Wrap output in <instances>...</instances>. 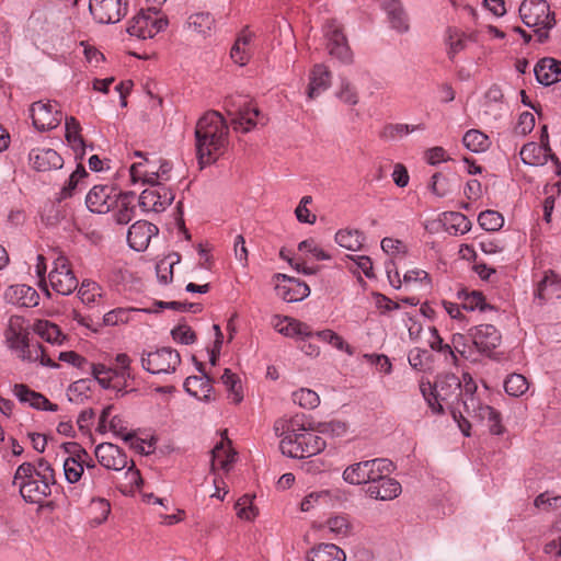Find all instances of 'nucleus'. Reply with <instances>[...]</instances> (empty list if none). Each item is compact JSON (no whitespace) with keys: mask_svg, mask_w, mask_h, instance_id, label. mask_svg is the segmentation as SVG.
Here are the masks:
<instances>
[{"mask_svg":"<svg viewBox=\"0 0 561 561\" xmlns=\"http://www.w3.org/2000/svg\"><path fill=\"white\" fill-rule=\"evenodd\" d=\"M214 19L209 13H195L188 16L187 27L202 36H208L214 26Z\"/></svg>","mask_w":561,"mask_h":561,"instance_id":"nucleus-54","label":"nucleus"},{"mask_svg":"<svg viewBox=\"0 0 561 561\" xmlns=\"http://www.w3.org/2000/svg\"><path fill=\"white\" fill-rule=\"evenodd\" d=\"M140 360L142 368L150 374H173L181 364V356L171 347H160L156 351H144Z\"/></svg>","mask_w":561,"mask_h":561,"instance_id":"nucleus-10","label":"nucleus"},{"mask_svg":"<svg viewBox=\"0 0 561 561\" xmlns=\"http://www.w3.org/2000/svg\"><path fill=\"white\" fill-rule=\"evenodd\" d=\"M54 483V470L44 459H39L36 465L23 462L16 468L13 478V484L21 496L32 504H39L49 496Z\"/></svg>","mask_w":561,"mask_h":561,"instance_id":"nucleus-3","label":"nucleus"},{"mask_svg":"<svg viewBox=\"0 0 561 561\" xmlns=\"http://www.w3.org/2000/svg\"><path fill=\"white\" fill-rule=\"evenodd\" d=\"M117 191L111 185H95L85 197V204L90 211L106 214L114 208Z\"/></svg>","mask_w":561,"mask_h":561,"instance_id":"nucleus-21","label":"nucleus"},{"mask_svg":"<svg viewBox=\"0 0 561 561\" xmlns=\"http://www.w3.org/2000/svg\"><path fill=\"white\" fill-rule=\"evenodd\" d=\"M445 51L449 60L465 51L470 43H478L479 31L467 32L457 26H448L444 33Z\"/></svg>","mask_w":561,"mask_h":561,"instance_id":"nucleus-18","label":"nucleus"},{"mask_svg":"<svg viewBox=\"0 0 561 561\" xmlns=\"http://www.w3.org/2000/svg\"><path fill=\"white\" fill-rule=\"evenodd\" d=\"M313 335L339 351L345 352L350 355L353 354L352 347L344 341V339L330 329L318 331L313 333Z\"/></svg>","mask_w":561,"mask_h":561,"instance_id":"nucleus-61","label":"nucleus"},{"mask_svg":"<svg viewBox=\"0 0 561 561\" xmlns=\"http://www.w3.org/2000/svg\"><path fill=\"white\" fill-rule=\"evenodd\" d=\"M167 20L156 10H141L129 21L127 32L140 39L152 38L167 27Z\"/></svg>","mask_w":561,"mask_h":561,"instance_id":"nucleus-11","label":"nucleus"},{"mask_svg":"<svg viewBox=\"0 0 561 561\" xmlns=\"http://www.w3.org/2000/svg\"><path fill=\"white\" fill-rule=\"evenodd\" d=\"M458 299L461 301V307L468 311L485 312L493 310V306L485 301V298L480 291L461 289L457 293Z\"/></svg>","mask_w":561,"mask_h":561,"instance_id":"nucleus-43","label":"nucleus"},{"mask_svg":"<svg viewBox=\"0 0 561 561\" xmlns=\"http://www.w3.org/2000/svg\"><path fill=\"white\" fill-rule=\"evenodd\" d=\"M81 125L75 117L65 118V138L67 145L71 148L77 160L85 154V142L81 135Z\"/></svg>","mask_w":561,"mask_h":561,"instance_id":"nucleus-34","label":"nucleus"},{"mask_svg":"<svg viewBox=\"0 0 561 561\" xmlns=\"http://www.w3.org/2000/svg\"><path fill=\"white\" fill-rule=\"evenodd\" d=\"M87 368L90 369L102 388L122 391V382L115 377L114 368L106 367L103 364H89Z\"/></svg>","mask_w":561,"mask_h":561,"instance_id":"nucleus-44","label":"nucleus"},{"mask_svg":"<svg viewBox=\"0 0 561 561\" xmlns=\"http://www.w3.org/2000/svg\"><path fill=\"white\" fill-rule=\"evenodd\" d=\"M425 129V125L420 123L416 125H409V124H386L381 130L379 131L380 139L385 141H396L399 139H402L403 137L408 136L411 133L414 131H421Z\"/></svg>","mask_w":561,"mask_h":561,"instance_id":"nucleus-41","label":"nucleus"},{"mask_svg":"<svg viewBox=\"0 0 561 561\" xmlns=\"http://www.w3.org/2000/svg\"><path fill=\"white\" fill-rule=\"evenodd\" d=\"M331 85V72L323 64H317L309 73L307 96L309 100L318 98Z\"/></svg>","mask_w":561,"mask_h":561,"instance_id":"nucleus-32","label":"nucleus"},{"mask_svg":"<svg viewBox=\"0 0 561 561\" xmlns=\"http://www.w3.org/2000/svg\"><path fill=\"white\" fill-rule=\"evenodd\" d=\"M228 125L219 112L209 111L198 119L195 138L199 164H210L224 154L228 145Z\"/></svg>","mask_w":561,"mask_h":561,"instance_id":"nucleus-2","label":"nucleus"},{"mask_svg":"<svg viewBox=\"0 0 561 561\" xmlns=\"http://www.w3.org/2000/svg\"><path fill=\"white\" fill-rule=\"evenodd\" d=\"M274 431L280 438L279 448L283 455L291 458H308L321 453L327 444L314 428L305 426L300 417L279 419Z\"/></svg>","mask_w":561,"mask_h":561,"instance_id":"nucleus-1","label":"nucleus"},{"mask_svg":"<svg viewBox=\"0 0 561 561\" xmlns=\"http://www.w3.org/2000/svg\"><path fill=\"white\" fill-rule=\"evenodd\" d=\"M561 297V278L552 271L545 272L534 290V299L543 305L553 298Z\"/></svg>","mask_w":561,"mask_h":561,"instance_id":"nucleus-27","label":"nucleus"},{"mask_svg":"<svg viewBox=\"0 0 561 561\" xmlns=\"http://www.w3.org/2000/svg\"><path fill=\"white\" fill-rule=\"evenodd\" d=\"M174 193L165 185H150L139 196V206L144 211L161 213L172 204Z\"/></svg>","mask_w":561,"mask_h":561,"instance_id":"nucleus-19","label":"nucleus"},{"mask_svg":"<svg viewBox=\"0 0 561 561\" xmlns=\"http://www.w3.org/2000/svg\"><path fill=\"white\" fill-rule=\"evenodd\" d=\"M272 325L279 334L293 339H307L313 336L309 324L291 317L274 316Z\"/></svg>","mask_w":561,"mask_h":561,"instance_id":"nucleus-25","label":"nucleus"},{"mask_svg":"<svg viewBox=\"0 0 561 561\" xmlns=\"http://www.w3.org/2000/svg\"><path fill=\"white\" fill-rule=\"evenodd\" d=\"M134 156L142 158V161L135 162L129 168L131 184L164 185L171 180L172 164L169 161L144 158L140 151H135Z\"/></svg>","mask_w":561,"mask_h":561,"instance_id":"nucleus-9","label":"nucleus"},{"mask_svg":"<svg viewBox=\"0 0 561 561\" xmlns=\"http://www.w3.org/2000/svg\"><path fill=\"white\" fill-rule=\"evenodd\" d=\"M12 392L21 403L28 404L36 410L50 412H56L58 410L57 404L51 403L42 393L32 390L24 383H15L12 388Z\"/></svg>","mask_w":561,"mask_h":561,"instance_id":"nucleus-29","label":"nucleus"},{"mask_svg":"<svg viewBox=\"0 0 561 561\" xmlns=\"http://www.w3.org/2000/svg\"><path fill=\"white\" fill-rule=\"evenodd\" d=\"M479 225L486 231H496L503 227L504 218L495 210H484L478 217Z\"/></svg>","mask_w":561,"mask_h":561,"instance_id":"nucleus-63","label":"nucleus"},{"mask_svg":"<svg viewBox=\"0 0 561 561\" xmlns=\"http://www.w3.org/2000/svg\"><path fill=\"white\" fill-rule=\"evenodd\" d=\"M332 500V494L329 490L313 491L307 494L300 502L301 512H310L320 506H327Z\"/></svg>","mask_w":561,"mask_h":561,"instance_id":"nucleus-52","label":"nucleus"},{"mask_svg":"<svg viewBox=\"0 0 561 561\" xmlns=\"http://www.w3.org/2000/svg\"><path fill=\"white\" fill-rule=\"evenodd\" d=\"M465 411L468 415L477 417L478 420L485 422L489 431L493 435H501L503 433V425L501 423L500 413L485 403V398L489 394V389L483 386L481 390L478 389L477 383L472 378L467 377Z\"/></svg>","mask_w":561,"mask_h":561,"instance_id":"nucleus-6","label":"nucleus"},{"mask_svg":"<svg viewBox=\"0 0 561 561\" xmlns=\"http://www.w3.org/2000/svg\"><path fill=\"white\" fill-rule=\"evenodd\" d=\"M181 256L176 252L169 253L156 265V273L160 284L168 285L173 279V267L179 264Z\"/></svg>","mask_w":561,"mask_h":561,"instance_id":"nucleus-48","label":"nucleus"},{"mask_svg":"<svg viewBox=\"0 0 561 561\" xmlns=\"http://www.w3.org/2000/svg\"><path fill=\"white\" fill-rule=\"evenodd\" d=\"M506 111L503 102V93L496 85L491 87L485 93L484 114L499 119Z\"/></svg>","mask_w":561,"mask_h":561,"instance_id":"nucleus-45","label":"nucleus"},{"mask_svg":"<svg viewBox=\"0 0 561 561\" xmlns=\"http://www.w3.org/2000/svg\"><path fill=\"white\" fill-rule=\"evenodd\" d=\"M323 32L330 56L342 64H351L353 54L341 25L336 21H330L323 26Z\"/></svg>","mask_w":561,"mask_h":561,"instance_id":"nucleus-15","label":"nucleus"},{"mask_svg":"<svg viewBox=\"0 0 561 561\" xmlns=\"http://www.w3.org/2000/svg\"><path fill=\"white\" fill-rule=\"evenodd\" d=\"M253 500L254 496L245 494L237 501L234 508L240 519L253 520L256 517L257 508L254 506Z\"/></svg>","mask_w":561,"mask_h":561,"instance_id":"nucleus-62","label":"nucleus"},{"mask_svg":"<svg viewBox=\"0 0 561 561\" xmlns=\"http://www.w3.org/2000/svg\"><path fill=\"white\" fill-rule=\"evenodd\" d=\"M471 339L480 352H491L501 344L502 335L492 324H480L471 330Z\"/></svg>","mask_w":561,"mask_h":561,"instance_id":"nucleus-28","label":"nucleus"},{"mask_svg":"<svg viewBox=\"0 0 561 561\" xmlns=\"http://www.w3.org/2000/svg\"><path fill=\"white\" fill-rule=\"evenodd\" d=\"M90 513L92 515L90 524L92 526H100L107 519L111 513V505L105 499H94L90 505Z\"/></svg>","mask_w":561,"mask_h":561,"instance_id":"nucleus-59","label":"nucleus"},{"mask_svg":"<svg viewBox=\"0 0 561 561\" xmlns=\"http://www.w3.org/2000/svg\"><path fill=\"white\" fill-rule=\"evenodd\" d=\"M335 95L341 102L351 106L356 105L359 101L356 88L350 81L344 79L341 80Z\"/></svg>","mask_w":561,"mask_h":561,"instance_id":"nucleus-64","label":"nucleus"},{"mask_svg":"<svg viewBox=\"0 0 561 561\" xmlns=\"http://www.w3.org/2000/svg\"><path fill=\"white\" fill-rule=\"evenodd\" d=\"M9 302L22 307H34L38 304V294L34 288L24 284L10 286L5 291Z\"/></svg>","mask_w":561,"mask_h":561,"instance_id":"nucleus-39","label":"nucleus"},{"mask_svg":"<svg viewBox=\"0 0 561 561\" xmlns=\"http://www.w3.org/2000/svg\"><path fill=\"white\" fill-rule=\"evenodd\" d=\"M371 466L374 463H368L367 460L353 463L343 471V480L354 485L368 483L367 468Z\"/></svg>","mask_w":561,"mask_h":561,"instance_id":"nucleus-49","label":"nucleus"},{"mask_svg":"<svg viewBox=\"0 0 561 561\" xmlns=\"http://www.w3.org/2000/svg\"><path fill=\"white\" fill-rule=\"evenodd\" d=\"M50 287L58 294L68 296L78 288L76 277L68 259L59 255L55 259L53 268L48 274Z\"/></svg>","mask_w":561,"mask_h":561,"instance_id":"nucleus-14","label":"nucleus"},{"mask_svg":"<svg viewBox=\"0 0 561 561\" xmlns=\"http://www.w3.org/2000/svg\"><path fill=\"white\" fill-rule=\"evenodd\" d=\"M540 140V144L528 142L522 147L519 151L522 161L527 165L539 167L546 164L548 160H551L558 165L559 160L551 152L549 147V136L546 126L542 127Z\"/></svg>","mask_w":561,"mask_h":561,"instance_id":"nucleus-16","label":"nucleus"},{"mask_svg":"<svg viewBox=\"0 0 561 561\" xmlns=\"http://www.w3.org/2000/svg\"><path fill=\"white\" fill-rule=\"evenodd\" d=\"M34 331L53 345H62L67 340V335L61 332L59 327L48 320H38L34 325Z\"/></svg>","mask_w":561,"mask_h":561,"instance_id":"nucleus-46","label":"nucleus"},{"mask_svg":"<svg viewBox=\"0 0 561 561\" xmlns=\"http://www.w3.org/2000/svg\"><path fill=\"white\" fill-rule=\"evenodd\" d=\"M291 400L295 404L307 410L316 409L320 404L319 394L309 388H300L294 391Z\"/></svg>","mask_w":561,"mask_h":561,"instance_id":"nucleus-57","label":"nucleus"},{"mask_svg":"<svg viewBox=\"0 0 561 561\" xmlns=\"http://www.w3.org/2000/svg\"><path fill=\"white\" fill-rule=\"evenodd\" d=\"M103 296V288L91 279H84L78 290L79 299L87 306L99 302Z\"/></svg>","mask_w":561,"mask_h":561,"instance_id":"nucleus-50","label":"nucleus"},{"mask_svg":"<svg viewBox=\"0 0 561 561\" xmlns=\"http://www.w3.org/2000/svg\"><path fill=\"white\" fill-rule=\"evenodd\" d=\"M237 458V453L231 448L228 439L221 438L211 450V470H222L228 473Z\"/></svg>","mask_w":561,"mask_h":561,"instance_id":"nucleus-30","label":"nucleus"},{"mask_svg":"<svg viewBox=\"0 0 561 561\" xmlns=\"http://www.w3.org/2000/svg\"><path fill=\"white\" fill-rule=\"evenodd\" d=\"M344 551L334 543H321L307 554V561H345Z\"/></svg>","mask_w":561,"mask_h":561,"instance_id":"nucleus-42","label":"nucleus"},{"mask_svg":"<svg viewBox=\"0 0 561 561\" xmlns=\"http://www.w3.org/2000/svg\"><path fill=\"white\" fill-rule=\"evenodd\" d=\"M401 491L402 488L399 481L386 474L382 479H379L378 482L369 484L366 492L371 499L391 501L398 497Z\"/></svg>","mask_w":561,"mask_h":561,"instance_id":"nucleus-33","label":"nucleus"},{"mask_svg":"<svg viewBox=\"0 0 561 561\" xmlns=\"http://www.w3.org/2000/svg\"><path fill=\"white\" fill-rule=\"evenodd\" d=\"M226 108L231 116L233 129L241 133L252 130L260 123L257 107L242 99L230 98L226 101Z\"/></svg>","mask_w":561,"mask_h":561,"instance_id":"nucleus-12","label":"nucleus"},{"mask_svg":"<svg viewBox=\"0 0 561 561\" xmlns=\"http://www.w3.org/2000/svg\"><path fill=\"white\" fill-rule=\"evenodd\" d=\"M534 73L539 83L551 85L561 80V61L553 58H543L537 62Z\"/></svg>","mask_w":561,"mask_h":561,"instance_id":"nucleus-35","label":"nucleus"},{"mask_svg":"<svg viewBox=\"0 0 561 561\" xmlns=\"http://www.w3.org/2000/svg\"><path fill=\"white\" fill-rule=\"evenodd\" d=\"M94 454L100 465L110 470L121 471L129 463L126 453L112 443L98 445Z\"/></svg>","mask_w":561,"mask_h":561,"instance_id":"nucleus-23","label":"nucleus"},{"mask_svg":"<svg viewBox=\"0 0 561 561\" xmlns=\"http://www.w3.org/2000/svg\"><path fill=\"white\" fill-rule=\"evenodd\" d=\"M322 528L328 531L332 539H344L354 533V526L350 517L344 514L330 516Z\"/></svg>","mask_w":561,"mask_h":561,"instance_id":"nucleus-40","label":"nucleus"},{"mask_svg":"<svg viewBox=\"0 0 561 561\" xmlns=\"http://www.w3.org/2000/svg\"><path fill=\"white\" fill-rule=\"evenodd\" d=\"M276 295L287 302L301 301L310 295L309 286L285 274L277 275Z\"/></svg>","mask_w":561,"mask_h":561,"instance_id":"nucleus-22","label":"nucleus"},{"mask_svg":"<svg viewBox=\"0 0 561 561\" xmlns=\"http://www.w3.org/2000/svg\"><path fill=\"white\" fill-rule=\"evenodd\" d=\"M465 411L468 415L477 417L478 420L485 422L489 431L493 435H501L503 433V425L501 423L500 413L485 403V398L489 394V389L483 386L481 390L478 389L477 383L472 378L467 377Z\"/></svg>","mask_w":561,"mask_h":561,"instance_id":"nucleus-7","label":"nucleus"},{"mask_svg":"<svg viewBox=\"0 0 561 561\" xmlns=\"http://www.w3.org/2000/svg\"><path fill=\"white\" fill-rule=\"evenodd\" d=\"M382 10L388 15L389 23L393 30L404 33L409 30L407 14L399 0H378Z\"/></svg>","mask_w":561,"mask_h":561,"instance_id":"nucleus-37","label":"nucleus"},{"mask_svg":"<svg viewBox=\"0 0 561 561\" xmlns=\"http://www.w3.org/2000/svg\"><path fill=\"white\" fill-rule=\"evenodd\" d=\"M467 377L472 378L468 373H463L461 379L454 374H446L439 376L434 385L422 381L420 390L431 411L435 414L444 413L445 408H451L459 401L465 405Z\"/></svg>","mask_w":561,"mask_h":561,"instance_id":"nucleus-4","label":"nucleus"},{"mask_svg":"<svg viewBox=\"0 0 561 561\" xmlns=\"http://www.w3.org/2000/svg\"><path fill=\"white\" fill-rule=\"evenodd\" d=\"M367 462L374 463V466L367 468L369 484L378 482L379 479H382L386 474H389L393 469L392 462L386 458H375L367 460Z\"/></svg>","mask_w":561,"mask_h":561,"instance_id":"nucleus-58","label":"nucleus"},{"mask_svg":"<svg viewBox=\"0 0 561 561\" xmlns=\"http://www.w3.org/2000/svg\"><path fill=\"white\" fill-rule=\"evenodd\" d=\"M445 224L448 225V230H453L455 233L465 234L471 229L470 220L461 213L451 211L445 214Z\"/></svg>","mask_w":561,"mask_h":561,"instance_id":"nucleus-60","label":"nucleus"},{"mask_svg":"<svg viewBox=\"0 0 561 561\" xmlns=\"http://www.w3.org/2000/svg\"><path fill=\"white\" fill-rule=\"evenodd\" d=\"M135 194L133 192H117L114 201V218L119 225L128 224L134 217Z\"/></svg>","mask_w":561,"mask_h":561,"instance_id":"nucleus-36","label":"nucleus"},{"mask_svg":"<svg viewBox=\"0 0 561 561\" xmlns=\"http://www.w3.org/2000/svg\"><path fill=\"white\" fill-rule=\"evenodd\" d=\"M65 448L68 454L64 460L65 478L69 483H76L84 472L82 463L88 458V451L77 443H69Z\"/></svg>","mask_w":561,"mask_h":561,"instance_id":"nucleus-20","label":"nucleus"},{"mask_svg":"<svg viewBox=\"0 0 561 561\" xmlns=\"http://www.w3.org/2000/svg\"><path fill=\"white\" fill-rule=\"evenodd\" d=\"M314 431L319 436L324 435L330 438H341L347 434L348 425L340 420H331L318 423Z\"/></svg>","mask_w":561,"mask_h":561,"instance_id":"nucleus-53","label":"nucleus"},{"mask_svg":"<svg viewBox=\"0 0 561 561\" xmlns=\"http://www.w3.org/2000/svg\"><path fill=\"white\" fill-rule=\"evenodd\" d=\"M462 144L474 153L485 152L491 146L489 136L479 129L466 131L462 137Z\"/></svg>","mask_w":561,"mask_h":561,"instance_id":"nucleus-47","label":"nucleus"},{"mask_svg":"<svg viewBox=\"0 0 561 561\" xmlns=\"http://www.w3.org/2000/svg\"><path fill=\"white\" fill-rule=\"evenodd\" d=\"M30 329L26 321L19 316L9 319L4 330V343L7 347L23 362L36 363L49 368H59V364L46 355L45 350L38 343L31 344L28 340Z\"/></svg>","mask_w":561,"mask_h":561,"instance_id":"nucleus-5","label":"nucleus"},{"mask_svg":"<svg viewBox=\"0 0 561 561\" xmlns=\"http://www.w3.org/2000/svg\"><path fill=\"white\" fill-rule=\"evenodd\" d=\"M89 10L94 20L102 24L119 22L127 13L126 0H90Z\"/></svg>","mask_w":561,"mask_h":561,"instance_id":"nucleus-17","label":"nucleus"},{"mask_svg":"<svg viewBox=\"0 0 561 561\" xmlns=\"http://www.w3.org/2000/svg\"><path fill=\"white\" fill-rule=\"evenodd\" d=\"M254 50V34L248 28L243 30L237 37L230 50V57L236 65L245 66Z\"/></svg>","mask_w":561,"mask_h":561,"instance_id":"nucleus-31","label":"nucleus"},{"mask_svg":"<svg viewBox=\"0 0 561 561\" xmlns=\"http://www.w3.org/2000/svg\"><path fill=\"white\" fill-rule=\"evenodd\" d=\"M220 379L228 391V398L231 400V402L236 404L240 403L243 399L240 378L236 374H233L229 368H226Z\"/></svg>","mask_w":561,"mask_h":561,"instance_id":"nucleus-51","label":"nucleus"},{"mask_svg":"<svg viewBox=\"0 0 561 561\" xmlns=\"http://www.w3.org/2000/svg\"><path fill=\"white\" fill-rule=\"evenodd\" d=\"M28 162L32 169L37 172H48L61 169L62 157L51 148H33L28 153Z\"/></svg>","mask_w":561,"mask_h":561,"instance_id":"nucleus-24","label":"nucleus"},{"mask_svg":"<svg viewBox=\"0 0 561 561\" xmlns=\"http://www.w3.org/2000/svg\"><path fill=\"white\" fill-rule=\"evenodd\" d=\"M30 116L33 126L39 131L55 129L64 118L59 103L50 100L34 102L30 107Z\"/></svg>","mask_w":561,"mask_h":561,"instance_id":"nucleus-13","label":"nucleus"},{"mask_svg":"<svg viewBox=\"0 0 561 561\" xmlns=\"http://www.w3.org/2000/svg\"><path fill=\"white\" fill-rule=\"evenodd\" d=\"M185 391L202 401H210L213 386L207 374L201 376H190L184 381Z\"/></svg>","mask_w":561,"mask_h":561,"instance_id":"nucleus-38","label":"nucleus"},{"mask_svg":"<svg viewBox=\"0 0 561 561\" xmlns=\"http://www.w3.org/2000/svg\"><path fill=\"white\" fill-rule=\"evenodd\" d=\"M157 233V226L146 220H138L128 229L127 241L131 249L142 252L148 248L151 238Z\"/></svg>","mask_w":561,"mask_h":561,"instance_id":"nucleus-26","label":"nucleus"},{"mask_svg":"<svg viewBox=\"0 0 561 561\" xmlns=\"http://www.w3.org/2000/svg\"><path fill=\"white\" fill-rule=\"evenodd\" d=\"M519 15L526 26L534 28L541 43L556 25L554 13L546 0H524L519 5Z\"/></svg>","mask_w":561,"mask_h":561,"instance_id":"nucleus-8","label":"nucleus"},{"mask_svg":"<svg viewBox=\"0 0 561 561\" xmlns=\"http://www.w3.org/2000/svg\"><path fill=\"white\" fill-rule=\"evenodd\" d=\"M505 392L511 397H522L529 389L527 378L522 374H511L504 381Z\"/></svg>","mask_w":561,"mask_h":561,"instance_id":"nucleus-56","label":"nucleus"},{"mask_svg":"<svg viewBox=\"0 0 561 561\" xmlns=\"http://www.w3.org/2000/svg\"><path fill=\"white\" fill-rule=\"evenodd\" d=\"M335 242L350 251L360 250L364 236L358 230H339L335 233Z\"/></svg>","mask_w":561,"mask_h":561,"instance_id":"nucleus-55","label":"nucleus"}]
</instances>
